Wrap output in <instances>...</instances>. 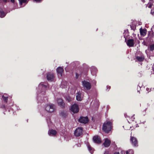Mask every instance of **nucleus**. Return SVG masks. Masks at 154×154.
I'll return each instance as SVG.
<instances>
[{"label": "nucleus", "mask_w": 154, "mask_h": 154, "mask_svg": "<svg viewBox=\"0 0 154 154\" xmlns=\"http://www.w3.org/2000/svg\"><path fill=\"white\" fill-rule=\"evenodd\" d=\"M8 97H5L4 95L2 96V98L4 102L6 103L8 102Z\"/></svg>", "instance_id": "21"}, {"label": "nucleus", "mask_w": 154, "mask_h": 154, "mask_svg": "<svg viewBox=\"0 0 154 154\" xmlns=\"http://www.w3.org/2000/svg\"><path fill=\"white\" fill-rule=\"evenodd\" d=\"M127 45L129 47H133L134 45V40L133 39H130L126 42Z\"/></svg>", "instance_id": "10"}, {"label": "nucleus", "mask_w": 154, "mask_h": 154, "mask_svg": "<svg viewBox=\"0 0 154 154\" xmlns=\"http://www.w3.org/2000/svg\"><path fill=\"white\" fill-rule=\"evenodd\" d=\"M94 142L97 144H100L101 142L100 138L97 135L94 136L93 137Z\"/></svg>", "instance_id": "9"}, {"label": "nucleus", "mask_w": 154, "mask_h": 154, "mask_svg": "<svg viewBox=\"0 0 154 154\" xmlns=\"http://www.w3.org/2000/svg\"><path fill=\"white\" fill-rule=\"evenodd\" d=\"M141 1L143 3H144L145 2V0H141Z\"/></svg>", "instance_id": "37"}, {"label": "nucleus", "mask_w": 154, "mask_h": 154, "mask_svg": "<svg viewBox=\"0 0 154 154\" xmlns=\"http://www.w3.org/2000/svg\"><path fill=\"white\" fill-rule=\"evenodd\" d=\"M149 48L150 51H154V44L150 45Z\"/></svg>", "instance_id": "20"}, {"label": "nucleus", "mask_w": 154, "mask_h": 154, "mask_svg": "<svg viewBox=\"0 0 154 154\" xmlns=\"http://www.w3.org/2000/svg\"><path fill=\"white\" fill-rule=\"evenodd\" d=\"M7 0H3V1L5 2H7Z\"/></svg>", "instance_id": "38"}, {"label": "nucleus", "mask_w": 154, "mask_h": 154, "mask_svg": "<svg viewBox=\"0 0 154 154\" xmlns=\"http://www.w3.org/2000/svg\"><path fill=\"white\" fill-rule=\"evenodd\" d=\"M79 76V74L77 73H76V77H75L76 79H78Z\"/></svg>", "instance_id": "32"}, {"label": "nucleus", "mask_w": 154, "mask_h": 154, "mask_svg": "<svg viewBox=\"0 0 154 154\" xmlns=\"http://www.w3.org/2000/svg\"><path fill=\"white\" fill-rule=\"evenodd\" d=\"M149 3H153L154 2V0H149Z\"/></svg>", "instance_id": "31"}, {"label": "nucleus", "mask_w": 154, "mask_h": 154, "mask_svg": "<svg viewBox=\"0 0 154 154\" xmlns=\"http://www.w3.org/2000/svg\"><path fill=\"white\" fill-rule=\"evenodd\" d=\"M47 85H45L42 83H41L39 85V87L42 86V87H44L45 88H47Z\"/></svg>", "instance_id": "25"}, {"label": "nucleus", "mask_w": 154, "mask_h": 154, "mask_svg": "<svg viewBox=\"0 0 154 154\" xmlns=\"http://www.w3.org/2000/svg\"><path fill=\"white\" fill-rule=\"evenodd\" d=\"M66 100L69 102H70L71 100V98L69 97H66Z\"/></svg>", "instance_id": "29"}, {"label": "nucleus", "mask_w": 154, "mask_h": 154, "mask_svg": "<svg viewBox=\"0 0 154 154\" xmlns=\"http://www.w3.org/2000/svg\"><path fill=\"white\" fill-rule=\"evenodd\" d=\"M57 134V131L51 129L49 131L48 134L50 135H52L53 136H55Z\"/></svg>", "instance_id": "15"}, {"label": "nucleus", "mask_w": 154, "mask_h": 154, "mask_svg": "<svg viewBox=\"0 0 154 154\" xmlns=\"http://www.w3.org/2000/svg\"><path fill=\"white\" fill-rule=\"evenodd\" d=\"M58 105L62 109L65 107V103H64L63 100L61 98H58L57 100Z\"/></svg>", "instance_id": "8"}, {"label": "nucleus", "mask_w": 154, "mask_h": 154, "mask_svg": "<svg viewBox=\"0 0 154 154\" xmlns=\"http://www.w3.org/2000/svg\"><path fill=\"white\" fill-rule=\"evenodd\" d=\"M89 121L88 118V117H80L79 119V121L81 123L86 124Z\"/></svg>", "instance_id": "6"}, {"label": "nucleus", "mask_w": 154, "mask_h": 154, "mask_svg": "<svg viewBox=\"0 0 154 154\" xmlns=\"http://www.w3.org/2000/svg\"><path fill=\"white\" fill-rule=\"evenodd\" d=\"M83 129L81 127H78L75 131L74 135L76 137L81 136L82 134Z\"/></svg>", "instance_id": "3"}, {"label": "nucleus", "mask_w": 154, "mask_h": 154, "mask_svg": "<svg viewBox=\"0 0 154 154\" xmlns=\"http://www.w3.org/2000/svg\"><path fill=\"white\" fill-rule=\"evenodd\" d=\"M6 15V14L2 9H0V17L2 18L4 17Z\"/></svg>", "instance_id": "19"}, {"label": "nucleus", "mask_w": 154, "mask_h": 154, "mask_svg": "<svg viewBox=\"0 0 154 154\" xmlns=\"http://www.w3.org/2000/svg\"><path fill=\"white\" fill-rule=\"evenodd\" d=\"M82 93L79 91L77 93V95L76 96V99L77 100L80 101L82 100Z\"/></svg>", "instance_id": "17"}, {"label": "nucleus", "mask_w": 154, "mask_h": 154, "mask_svg": "<svg viewBox=\"0 0 154 154\" xmlns=\"http://www.w3.org/2000/svg\"><path fill=\"white\" fill-rule=\"evenodd\" d=\"M82 85L83 87L85 88L87 90H89L91 88V83L87 81L84 80L82 81Z\"/></svg>", "instance_id": "4"}, {"label": "nucleus", "mask_w": 154, "mask_h": 154, "mask_svg": "<svg viewBox=\"0 0 154 154\" xmlns=\"http://www.w3.org/2000/svg\"><path fill=\"white\" fill-rule=\"evenodd\" d=\"M146 91H149V88H146Z\"/></svg>", "instance_id": "36"}, {"label": "nucleus", "mask_w": 154, "mask_h": 154, "mask_svg": "<svg viewBox=\"0 0 154 154\" xmlns=\"http://www.w3.org/2000/svg\"><path fill=\"white\" fill-rule=\"evenodd\" d=\"M70 110L74 113H77L79 111V106L77 105L74 104L71 106Z\"/></svg>", "instance_id": "7"}, {"label": "nucleus", "mask_w": 154, "mask_h": 154, "mask_svg": "<svg viewBox=\"0 0 154 154\" xmlns=\"http://www.w3.org/2000/svg\"><path fill=\"white\" fill-rule=\"evenodd\" d=\"M151 14L153 15L154 16V7L153 8L151 9Z\"/></svg>", "instance_id": "28"}, {"label": "nucleus", "mask_w": 154, "mask_h": 154, "mask_svg": "<svg viewBox=\"0 0 154 154\" xmlns=\"http://www.w3.org/2000/svg\"><path fill=\"white\" fill-rule=\"evenodd\" d=\"M54 76L53 73H48L47 74V79L48 81H52L53 80Z\"/></svg>", "instance_id": "11"}, {"label": "nucleus", "mask_w": 154, "mask_h": 154, "mask_svg": "<svg viewBox=\"0 0 154 154\" xmlns=\"http://www.w3.org/2000/svg\"><path fill=\"white\" fill-rule=\"evenodd\" d=\"M130 141L131 142L132 145L134 146L137 147L138 146V141L136 138L131 136Z\"/></svg>", "instance_id": "5"}, {"label": "nucleus", "mask_w": 154, "mask_h": 154, "mask_svg": "<svg viewBox=\"0 0 154 154\" xmlns=\"http://www.w3.org/2000/svg\"><path fill=\"white\" fill-rule=\"evenodd\" d=\"M121 153L120 152V153H119V152H116V154H123L122 151L121 152Z\"/></svg>", "instance_id": "34"}, {"label": "nucleus", "mask_w": 154, "mask_h": 154, "mask_svg": "<svg viewBox=\"0 0 154 154\" xmlns=\"http://www.w3.org/2000/svg\"><path fill=\"white\" fill-rule=\"evenodd\" d=\"M19 2L20 5H22L23 3H26L27 2L26 0H18Z\"/></svg>", "instance_id": "23"}, {"label": "nucleus", "mask_w": 154, "mask_h": 154, "mask_svg": "<svg viewBox=\"0 0 154 154\" xmlns=\"http://www.w3.org/2000/svg\"><path fill=\"white\" fill-rule=\"evenodd\" d=\"M88 150L90 151V152L91 153H92L93 152V149L92 148V147L91 146L88 144Z\"/></svg>", "instance_id": "22"}, {"label": "nucleus", "mask_w": 154, "mask_h": 154, "mask_svg": "<svg viewBox=\"0 0 154 154\" xmlns=\"http://www.w3.org/2000/svg\"><path fill=\"white\" fill-rule=\"evenodd\" d=\"M11 1L12 3H14V0H11Z\"/></svg>", "instance_id": "35"}, {"label": "nucleus", "mask_w": 154, "mask_h": 154, "mask_svg": "<svg viewBox=\"0 0 154 154\" xmlns=\"http://www.w3.org/2000/svg\"><path fill=\"white\" fill-rule=\"evenodd\" d=\"M145 57L144 56L142 55L140 56H136L135 57L136 61H139L141 62L143 61L144 60Z\"/></svg>", "instance_id": "12"}, {"label": "nucleus", "mask_w": 154, "mask_h": 154, "mask_svg": "<svg viewBox=\"0 0 154 154\" xmlns=\"http://www.w3.org/2000/svg\"><path fill=\"white\" fill-rule=\"evenodd\" d=\"M112 128V123L110 121H107L103 123V125L102 130L104 132L108 133L111 131Z\"/></svg>", "instance_id": "1"}, {"label": "nucleus", "mask_w": 154, "mask_h": 154, "mask_svg": "<svg viewBox=\"0 0 154 154\" xmlns=\"http://www.w3.org/2000/svg\"><path fill=\"white\" fill-rule=\"evenodd\" d=\"M1 108L3 109H5V104H2L1 106Z\"/></svg>", "instance_id": "30"}, {"label": "nucleus", "mask_w": 154, "mask_h": 154, "mask_svg": "<svg viewBox=\"0 0 154 154\" xmlns=\"http://www.w3.org/2000/svg\"><path fill=\"white\" fill-rule=\"evenodd\" d=\"M132 30H133L134 31L136 29V27L133 25L130 26Z\"/></svg>", "instance_id": "27"}, {"label": "nucleus", "mask_w": 154, "mask_h": 154, "mask_svg": "<svg viewBox=\"0 0 154 154\" xmlns=\"http://www.w3.org/2000/svg\"><path fill=\"white\" fill-rule=\"evenodd\" d=\"M111 141L107 138H106L104 142L103 143V145L106 147H109Z\"/></svg>", "instance_id": "13"}, {"label": "nucleus", "mask_w": 154, "mask_h": 154, "mask_svg": "<svg viewBox=\"0 0 154 154\" xmlns=\"http://www.w3.org/2000/svg\"><path fill=\"white\" fill-rule=\"evenodd\" d=\"M57 74L60 75V76L61 77L62 76V73L64 71L63 68L59 66L57 68Z\"/></svg>", "instance_id": "14"}, {"label": "nucleus", "mask_w": 154, "mask_h": 154, "mask_svg": "<svg viewBox=\"0 0 154 154\" xmlns=\"http://www.w3.org/2000/svg\"><path fill=\"white\" fill-rule=\"evenodd\" d=\"M134 152L131 149H129L126 152V154H131V153L132 154H133Z\"/></svg>", "instance_id": "24"}, {"label": "nucleus", "mask_w": 154, "mask_h": 154, "mask_svg": "<svg viewBox=\"0 0 154 154\" xmlns=\"http://www.w3.org/2000/svg\"><path fill=\"white\" fill-rule=\"evenodd\" d=\"M152 5H153L152 3H149V2L147 5V6L148 7V8H151L152 6Z\"/></svg>", "instance_id": "26"}, {"label": "nucleus", "mask_w": 154, "mask_h": 154, "mask_svg": "<svg viewBox=\"0 0 154 154\" xmlns=\"http://www.w3.org/2000/svg\"><path fill=\"white\" fill-rule=\"evenodd\" d=\"M45 109L49 112H53L55 109V106L53 104H47L45 106Z\"/></svg>", "instance_id": "2"}, {"label": "nucleus", "mask_w": 154, "mask_h": 154, "mask_svg": "<svg viewBox=\"0 0 154 154\" xmlns=\"http://www.w3.org/2000/svg\"><path fill=\"white\" fill-rule=\"evenodd\" d=\"M67 112L65 111H62L60 113V116L63 117H65L67 116Z\"/></svg>", "instance_id": "18"}, {"label": "nucleus", "mask_w": 154, "mask_h": 154, "mask_svg": "<svg viewBox=\"0 0 154 154\" xmlns=\"http://www.w3.org/2000/svg\"><path fill=\"white\" fill-rule=\"evenodd\" d=\"M140 31L141 35L144 36L146 35L147 31L146 29H143L142 28H141L140 29Z\"/></svg>", "instance_id": "16"}, {"label": "nucleus", "mask_w": 154, "mask_h": 154, "mask_svg": "<svg viewBox=\"0 0 154 154\" xmlns=\"http://www.w3.org/2000/svg\"><path fill=\"white\" fill-rule=\"evenodd\" d=\"M104 154H109V153L108 151H105Z\"/></svg>", "instance_id": "33"}]
</instances>
